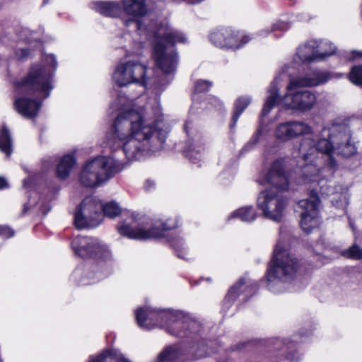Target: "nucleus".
Wrapping results in <instances>:
<instances>
[{
  "mask_svg": "<svg viewBox=\"0 0 362 362\" xmlns=\"http://www.w3.org/2000/svg\"><path fill=\"white\" fill-rule=\"evenodd\" d=\"M57 66L54 55L43 54L40 62L30 66L25 76L13 81L16 94L36 97V99H31L25 96H16L13 106L18 113L28 119H33L38 115L42 101L49 96L54 88Z\"/></svg>",
  "mask_w": 362,
  "mask_h": 362,
  "instance_id": "2",
  "label": "nucleus"
},
{
  "mask_svg": "<svg viewBox=\"0 0 362 362\" xmlns=\"http://www.w3.org/2000/svg\"><path fill=\"white\" fill-rule=\"evenodd\" d=\"M76 164V158L72 154L64 155L60 160L57 168V174L61 179H66Z\"/></svg>",
  "mask_w": 362,
  "mask_h": 362,
  "instance_id": "28",
  "label": "nucleus"
},
{
  "mask_svg": "<svg viewBox=\"0 0 362 362\" xmlns=\"http://www.w3.org/2000/svg\"><path fill=\"white\" fill-rule=\"evenodd\" d=\"M148 26V35L145 36L151 38L153 57L156 66L165 74L173 73L177 64L174 46L177 43H186L187 37L170 26L168 22L161 23L158 27L152 22Z\"/></svg>",
  "mask_w": 362,
  "mask_h": 362,
  "instance_id": "5",
  "label": "nucleus"
},
{
  "mask_svg": "<svg viewBox=\"0 0 362 362\" xmlns=\"http://www.w3.org/2000/svg\"><path fill=\"white\" fill-rule=\"evenodd\" d=\"M71 247L76 255L84 258H92L101 266L110 265L112 262V252L108 245L98 238L76 237L71 243Z\"/></svg>",
  "mask_w": 362,
  "mask_h": 362,
  "instance_id": "10",
  "label": "nucleus"
},
{
  "mask_svg": "<svg viewBox=\"0 0 362 362\" xmlns=\"http://www.w3.org/2000/svg\"><path fill=\"white\" fill-rule=\"evenodd\" d=\"M8 186L6 180L2 177H0V189L7 188Z\"/></svg>",
  "mask_w": 362,
  "mask_h": 362,
  "instance_id": "46",
  "label": "nucleus"
},
{
  "mask_svg": "<svg viewBox=\"0 0 362 362\" xmlns=\"http://www.w3.org/2000/svg\"><path fill=\"white\" fill-rule=\"evenodd\" d=\"M103 204L95 197H87L76 209L74 224L77 228H92L98 226L103 220Z\"/></svg>",
  "mask_w": 362,
  "mask_h": 362,
  "instance_id": "13",
  "label": "nucleus"
},
{
  "mask_svg": "<svg viewBox=\"0 0 362 362\" xmlns=\"http://www.w3.org/2000/svg\"><path fill=\"white\" fill-rule=\"evenodd\" d=\"M318 40H310L300 45L294 57V61L301 63H312L325 60L327 52L319 53Z\"/></svg>",
  "mask_w": 362,
  "mask_h": 362,
  "instance_id": "19",
  "label": "nucleus"
},
{
  "mask_svg": "<svg viewBox=\"0 0 362 362\" xmlns=\"http://www.w3.org/2000/svg\"><path fill=\"white\" fill-rule=\"evenodd\" d=\"M323 132H328V130L325 129H323Z\"/></svg>",
  "mask_w": 362,
  "mask_h": 362,
  "instance_id": "54",
  "label": "nucleus"
},
{
  "mask_svg": "<svg viewBox=\"0 0 362 362\" xmlns=\"http://www.w3.org/2000/svg\"><path fill=\"white\" fill-rule=\"evenodd\" d=\"M350 226H351V228H352L353 231L355 233V228H354V225L352 224V223H351V222H350Z\"/></svg>",
  "mask_w": 362,
  "mask_h": 362,
  "instance_id": "53",
  "label": "nucleus"
},
{
  "mask_svg": "<svg viewBox=\"0 0 362 362\" xmlns=\"http://www.w3.org/2000/svg\"><path fill=\"white\" fill-rule=\"evenodd\" d=\"M337 149L338 153L344 157H349L354 155L356 148L354 143L350 140L349 135H344V141L337 144Z\"/></svg>",
  "mask_w": 362,
  "mask_h": 362,
  "instance_id": "31",
  "label": "nucleus"
},
{
  "mask_svg": "<svg viewBox=\"0 0 362 362\" xmlns=\"http://www.w3.org/2000/svg\"><path fill=\"white\" fill-rule=\"evenodd\" d=\"M30 54L29 50L26 48L20 49L16 52V55L19 59H23L28 56Z\"/></svg>",
  "mask_w": 362,
  "mask_h": 362,
  "instance_id": "43",
  "label": "nucleus"
},
{
  "mask_svg": "<svg viewBox=\"0 0 362 362\" xmlns=\"http://www.w3.org/2000/svg\"><path fill=\"white\" fill-rule=\"evenodd\" d=\"M212 101L211 103H214V105L216 106V105H221V103L219 101V100H218L217 98H213L211 99Z\"/></svg>",
  "mask_w": 362,
  "mask_h": 362,
  "instance_id": "49",
  "label": "nucleus"
},
{
  "mask_svg": "<svg viewBox=\"0 0 362 362\" xmlns=\"http://www.w3.org/2000/svg\"><path fill=\"white\" fill-rule=\"evenodd\" d=\"M260 185H270L279 190L288 189L289 178L284 170V165L281 160H276L270 167L268 173L258 180Z\"/></svg>",
  "mask_w": 362,
  "mask_h": 362,
  "instance_id": "18",
  "label": "nucleus"
},
{
  "mask_svg": "<svg viewBox=\"0 0 362 362\" xmlns=\"http://www.w3.org/2000/svg\"><path fill=\"white\" fill-rule=\"evenodd\" d=\"M354 57H362V52L354 51Z\"/></svg>",
  "mask_w": 362,
  "mask_h": 362,
  "instance_id": "50",
  "label": "nucleus"
},
{
  "mask_svg": "<svg viewBox=\"0 0 362 362\" xmlns=\"http://www.w3.org/2000/svg\"><path fill=\"white\" fill-rule=\"evenodd\" d=\"M349 79L353 83L362 87V66H355L351 69Z\"/></svg>",
  "mask_w": 362,
  "mask_h": 362,
  "instance_id": "36",
  "label": "nucleus"
},
{
  "mask_svg": "<svg viewBox=\"0 0 362 362\" xmlns=\"http://www.w3.org/2000/svg\"><path fill=\"white\" fill-rule=\"evenodd\" d=\"M95 267V266L90 265L78 267L71 276V281L81 285H88L98 281L103 277V275L100 273L93 274Z\"/></svg>",
  "mask_w": 362,
  "mask_h": 362,
  "instance_id": "21",
  "label": "nucleus"
},
{
  "mask_svg": "<svg viewBox=\"0 0 362 362\" xmlns=\"http://www.w3.org/2000/svg\"><path fill=\"white\" fill-rule=\"evenodd\" d=\"M257 216L255 209L252 206H246L234 211L228 219L238 218L243 222L250 223L254 221Z\"/></svg>",
  "mask_w": 362,
  "mask_h": 362,
  "instance_id": "27",
  "label": "nucleus"
},
{
  "mask_svg": "<svg viewBox=\"0 0 362 362\" xmlns=\"http://www.w3.org/2000/svg\"><path fill=\"white\" fill-rule=\"evenodd\" d=\"M287 67L283 66L267 88V96L262 110V117H265L277 105L292 112L304 113L313 109L317 103V97L314 92L301 89L302 86L295 81L288 80L286 93L280 96V83L287 78Z\"/></svg>",
  "mask_w": 362,
  "mask_h": 362,
  "instance_id": "4",
  "label": "nucleus"
},
{
  "mask_svg": "<svg viewBox=\"0 0 362 362\" xmlns=\"http://www.w3.org/2000/svg\"><path fill=\"white\" fill-rule=\"evenodd\" d=\"M289 28V23L282 21H277L271 25V30L274 31V33L276 31L285 32Z\"/></svg>",
  "mask_w": 362,
  "mask_h": 362,
  "instance_id": "39",
  "label": "nucleus"
},
{
  "mask_svg": "<svg viewBox=\"0 0 362 362\" xmlns=\"http://www.w3.org/2000/svg\"><path fill=\"white\" fill-rule=\"evenodd\" d=\"M135 316L137 324L143 329L159 327L171 335L185 339L197 352V357H204L210 354L206 349L208 344L202 337L201 323L189 315L170 309L156 310L145 307L136 310Z\"/></svg>",
  "mask_w": 362,
  "mask_h": 362,
  "instance_id": "3",
  "label": "nucleus"
},
{
  "mask_svg": "<svg viewBox=\"0 0 362 362\" xmlns=\"http://www.w3.org/2000/svg\"><path fill=\"white\" fill-rule=\"evenodd\" d=\"M47 0H45V2L47 1Z\"/></svg>",
  "mask_w": 362,
  "mask_h": 362,
  "instance_id": "58",
  "label": "nucleus"
},
{
  "mask_svg": "<svg viewBox=\"0 0 362 362\" xmlns=\"http://www.w3.org/2000/svg\"><path fill=\"white\" fill-rule=\"evenodd\" d=\"M342 255L347 258L360 260L362 259V249L357 245H353L349 249L344 250Z\"/></svg>",
  "mask_w": 362,
  "mask_h": 362,
  "instance_id": "35",
  "label": "nucleus"
},
{
  "mask_svg": "<svg viewBox=\"0 0 362 362\" xmlns=\"http://www.w3.org/2000/svg\"><path fill=\"white\" fill-rule=\"evenodd\" d=\"M0 151L7 156L12 153L11 134L6 127H2L0 129Z\"/></svg>",
  "mask_w": 362,
  "mask_h": 362,
  "instance_id": "30",
  "label": "nucleus"
},
{
  "mask_svg": "<svg viewBox=\"0 0 362 362\" xmlns=\"http://www.w3.org/2000/svg\"><path fill=\"white\" fill-rule=\"evenodd\" d=\"M189 127V122H187L185 124V132H186L187 134H189V130H188Z\"/></svg>",
  "mask_w": 362,
  "mask_h": 362,
  "instance_id": "51",
  "label": "nucleus"
},
{
  "mask_svg": "<svg viewBox=\"0 0 362 362\" xmlns=\"http://www.w3.org/2000/svg\"><path fill=\"white\" fill-rule=\"evenodd\" d=\"M146 66L136 61H127L119 63L112 74V81L118 86L122 87L135 83L146 86Z\"/></svg>",
  "mask_w": 362,
  "mask_h": 362,
  "instance_id": "12",
  "label": "nucleus"
},
{
  "mask_svg": "<svg viewBox=\"0 0 362 362\" xmlns=\"http://www.w3.org/2000/svg\"><path fill=\"white\" fill-rule=\"evenodd\" d=\"M312 128L304 122L290 121L276 126L274 134L277 140L287 141L297 136L308 134Z\"/></svg>",
  "mask_w": 362,
  "mask_h": 362,
  "instance_id": "17",
  "label": "nucleus"
},
{
  "mask_svg": "<svg viewBox=\"0 0 362 362\" xmlns=\"http://www.w3.org/2000/svg\"><path fill=\"white\" fill-rule=\"evenodd\" d=\"M298 268L296 258L278 242L266 276L269 289L273 292L284 290L285 284L293 279Z\"/></svg>",
  "mask_w": 362,
  "mask_h": 362,
  "instance_id": "7",
  "label": "nucleus"
},
{
  "mask_svg": "<svg viewBox=\"0 0 362 362\" xmlns=\"http://www.w3.org/2000/svg\"><path fill=\"white\" fill-rule=\"evenodd\" d=\"M0 362H2L1 359L0 358Z\"/></svg>",
  "mask_w": 362,
  "mask_h": 362,
  "instance_id": "57",
  "label": "nucleus"
},
{
  "mask_svg": "<svg viewBox=\"0 0 362 362\" xmlns=\"http://www.w3.org/2000/svg\"><path fill=\"white\" fill-rule=\"evenodd\" d=\"M332 144L327 139H319L317 143L310 138L303 139L299 147V154L305 164L299 170L300 176L297 179L296 182L299 185L310 182H317L320 185L325 182L322 176L323 172L322 160L325 158L331 167L335 166V162L332 159Z\"/></svg>",
  "mask_w": 362,
  "mask_h": 362,
  "instance_id": "6",
  "label": "nucleus"
},
{
  "mask_svg": "<svg viewBox=\"0 0 362 362\" xmlns=\"http://www.w3.org/2000/svg\"><path fill=\"white\" fill-rule=\"evenodd\" d=\"M288 200L281 192L272 189L262 190L257 199V206L262 216L275 222H280L286 215Z\"/></svg>",
  "mask_w": 362,
  "mask_h": 362,
  "instance_id": "11",
  "label": "nucleus"
},
{
  "mask_svg": "<svg viewBox=\"0 0 362 362\" xmlns=\"http://www.w3.org/2000/svg\"><path fill=\"white\" fill-rule=\"evenodd\" d=\"M124 168L125 163L114 154L98 156L84 165L80 175V182L85 187H97L120 173Z\"/></svg>",
  "mask_w": 362,
  "mask_h": 362,
  "instance_id": "9",
  "label": "nucleus"
},
{
  "mask_svg": "<svg viewBox=\"0 0 362 362\" xmlns=\"http://www.w3.org/2000/svg\"><path fill=\"white\" fill-rule=\"evenodd\" d=\"M204 144L199 138L193 140L185 151L186 156L194 163L200 161L204 156Z\"/></svg>",
  "mask_w": 362,
  "mask_h": 362,
  "instance_id": "25",
  "label": "nucleus"
},
{
  "mask_svg": "<svg viewBox=\"0 0 362 362\" xmlns=\"http://www.w3.org/2000/svg\"><path fill=\"white\" fill-rule=\"evenodd\" d=\"M24 210H27V206H24Z\"/></svg>",
  "mask_w": 362,
  "mask_h": 362,
  "instance_id": "55",
  "label": "nucleus"
},
{
  "mask_svg": "<svg viewBox=\"0 0 362 362\" xmlns=\"http://www.w3.org/2000/svg\"><path fill=\"white\" fill-rule=\"evenodd\" d=\"M319 43V53L327 52V55L325 57V59L327 57L335 54L337 47L327 40H320Z\"/></svg>",
  "mask_w": 362,
  "mask_h": 362,
  "instance_id": "33",
  "label": "nucleus"
},
{
  "mask_svg": "<svg viewBox=\"0 0 362 362\" xmlns=\"http://www.w3.org/2000/svg\"><path fill=\"white\" fill-rule=\"evenodd\" d=\"M332 204L337 208H345L348 204L346 194H340L335 195L332 199Z\"/></svg>",
  "mask_w": 362,
  "mask_h": 362,
  "instance_id": "38",
  "label": "nucleus"
},
{
  "mask_svg": "<svg viewBox=\"0 0 362 362\" xmlns=\"http://www.w3.org/2000/svg\"><path fill=\"white\" fill-rule=\"evenodd\" d=\"M102 211L105 216L115 218L120 214L121 209L117 203L112 202L103 205Z\"/></svg>",
  "mask_w": 362,
  "mask_h": 362,
  "instance_id": "34",
  "label": "nucleus"
},
{
  "mask_svg": "<svg viewBox=\"0 0 362 362\" xmlns=\"http://www.w3.org/2000/svg\"><path fill=\"white\" fill-rule=\"evenodd\" d=\"M177 226V218H170L165 221L156 219L146 221L131 216L118 226L117 230L123 236L131 239L145 240L161 238L165 231L176 228Z\"/></svg>",
  "mask_w": 362,
  "mask_h": 362,
  "instance_id": "8",
  "label": "nucleus"
},
{
  "mask_svg": "<svg viewBox=\"0 0 362 362\" xmlns=\"http://www.w3.org/2000/svg\"><path fill=\"white\" fill-rule=\"evenodd\" d=\"M93 9L100 14L109 17H116L122 13L119 4L115 1L95 2Z\"/></svg>",
  "mask_w": 362,
  "mask_h": 362,
  "instance_id": "23",
  "label": "nucleus"
},
{
  "mask_svg": "<svg viewBox=\"0 0 362 362\" xmlns=\"http://www.w3.org/2000/svg\"><path fill=\"white\" fill-rule=\"evenodd\" d=\"M155 182L152 180H147L144 184V188L146 191H151L155 188Z\"/></svg>",
  "mask_w": 362,
  "mask_h": 362,
  "instance_id": "44",
  "label": "nucleus"
},
{
  "mask_svg": "<svg viewBox=\"0 0 362 362\" xmlns=\"http://www.w3.org/2000/svg\"><path fill=\"white\" fill-rule=\"evenodd\" d=\"M112 108L121 112L114 121L108 141L111 148H122L127 159L136 160L163 148L169 128L160 119L158 105L155 120L147 117L142 107L124 95L118 97Z\"/></svg>",
  "mask_w": 362,
  "mask_h": 362,
  "instance_id": "1",
  "label": "nucleus"
},
{
  "mask_svg": "<svg viewBox=\"0 0 362 362\" xmlns=\"http://www.w3.org/2000/svg\"><path fill=\"white\" fill-rule=\"evenodd\" d=\"M202 0H197L198 2L202 1Z\"/></svg>",
  "mask_w": 362,
  "mask_h": 362,
  "instance_id": "56",
  "label": "nucleus"
},
{
  "mask_svg": "<svg viewBox=\"0 0 362 362\" xmlns=\"http://www.w3.org/2000/svg\"><path fill=\"white\" fill-rule=\"evenodd\" d=\"M274 344H275L276 349H278L279 347V345H281L282 344L288 345L287 342H282L281 340H280V339H276Z\"/></svg>",
  "mask_w": 362,
  "mask_h": 362,
  "instance_id": "48",
  "label": "nucleus"
},
{
  "mask_svg": "<svg viewBox=\"0 0 362 362\" xmlns=\"http://www.w3.org/2000/svg\"><path fill=\"white\" fill-rule=\"evenodd\" d=\"M122 11L129 16L128 19L123 20L126 27L134 25L140 35H148V25L152 23L146 27V22L141 20L147 13L145 0H123Z\"/></svg>",
  "mask_w": 362,
  "mask_h": 362,
  "instance_id": "15",
  "label": "nucleus"
},
{
  "mask_svg": "<svg viewBox=\"0 0 362 362\" xmlns=\"http://www.w3.org/2000/svg\"><path fill=\"white\" fill-rule=\"evenodd\" d=\"M33 34V32L27 28H22L18 33L19 37L22 40H24V41H26L28 42H31L32 39L30 37Z\"/></svg>",
  "mask_w": 362,
  "mask_h": 362,
  "instance_id": "40",
  "label": "nucleus"
},
{
  "mask_svg": "<svg viewBox=\"0 0 362 362\" xmlns=\"http://www.w3.org/2000/svg\"><path fill=\"white\" fill-rule=\"evenodd\" d=\"M172 246L175 248L177 256L179 258L185 259L186 255V251L184 247V243L182 239L180 238H175L170 240Z\"/></svg>",
  "mask_w": 362,
  "mask_h": 362,
  "instance_id": "37",
  "label": "nucleus"
},
{
  "mask_svg": "<svg viewBox=\"0 0 362 362\" xmlns=\"http://www.w3.org/2000/svg\"><path fill=\"white\" fill-rule=\"evenodd\" d=\"M323 188H324V185L320 187V192H321L322 194H325V192L323 189Z\"/></svg>",
  "mask_w": 362,
  "mask_h": 362,
  "instance_id": "52",
  "label": "nucleus"
},
{
  "mask_svg": "<svg viewBox=\"0 0 362 362\" xmlns=\"http://www.w3.org/2000/svg\"><path fill=\"white\" fill-rule=\"evenodd\" d=\"M212 86V83L206 80H199L194 84V92L192 95V108H195L197 105V94L207 91Z\"/></svg>",
  "mask_w": 362,
  "mask_h": 362,
  "instance_id": "32",
  "label": "nucleus"
},
{
  "mask_svg": "<svg viewBox=\"0 0 362 362\" xmlns=\"http://www.w3.org/2000/svg\"><path fill=\"white\" fill-rule=\"evenodd\" d=\"M319 204L320 199L316 189L311 191L308 199L298 202V209L300 210V225L306 233H310L320 224Z\"/></svg>",
  "mask_w": 362,
  "mask_h": 362,
  "instance_id": "14",
  "label": "nucleus"
},
{
  "mask_svg": "<svg viewBox=\"0 0 362 362\" xmlns=\"http://www.w3.org/2000/svg\"><path fill=\"white\" fill-rule=\"evenodd\" d=\"M88 362H129L117 350H105L97 356H90Z\"/></svg>",
  "mask_w": 362,
  "mask_h": 362,
  "instance_id": "26",
  "label": "nucleus"
},
{
  "mask_svg": "<svg viewBox=\"0 0 362 362\" xmlns=\"http://www.w3.org/2000/svg\"><path fill=\"white\" fill-rule=\"evenodd\" d=\"M14 235V231L9 227L0 226V236L4 239L11 238Z\"/></svg>",
  "mask_w": 362,
  "mask_h": 362,
  "instance_id": "41",
  "label": "nucleus"
},
{
  "mask_svg": "<svg viewBox=\"0 0 362 362\" xmlns=\"http://www.w3.org/2000/svg\"><path fill=\"white\" fill-rule=\"evenodd\" d=\"M209 38L218 47L236 49L247 44L252 37L248 35H240L235 30L225 28L212 32Z\"/></svg>",
  "mask_w": 362,
  "mask_h": 362,
  "instance_id": "16",
  "label": "nucleus"
},
{
  "mask_svg": "<svg viewBox=\"0 0 362 362\" xmlns=\"http://www.w3.org/2000/svg\"><path fill=\"white\" fill-rule=\"evenodd\" d=\"M34 178L29 177L27 179H25L23 180V187L25 188H28L30 187V185L33 182Z\"/></svg>",
  "mask_w": 362,
  "mask_h": 362,
  "instance_id": "47",
  "label": "nucleus"
},
{
  "mask_svg": "<svg viewBox=\"0 0 362 362\" xmlns=\"http://www.w3.org/2000/svg\"><path fill=\"white\" fill-rule=\"evenodd\" d=\"M252 98L250 96H242L238 98L235 103V110L232 117V122L230 125V128H233L238 120L240 115L246 109L251 103Z\"/></svg>",
  "mask_w": 362,
  "mask_h": 362,
  "instance_id": "29",
  "label": "nucleus"
},
{
  "mask_svg": "<svg viewBox=\"0 0 362 362\" xmlns=\"http://www.w3.org/2000/svg\"><path fill=\"white\" fill-rule=\"evenodd\" d=\"M284 66L287 67L288 71H286V75L288 79L295 81L298 86L302 87L317 86L326 83L329 78L327 72L319 70H311L303 76L294 77L292 76L293 72L291 71L293 68L286 64Z\"/></svg>",
  "mask_w": 362,
  "mask_h": 362,
  "instance_id": "20",
  "label": "nucleus"
},
{
  "mask_svg": "<svg viewBox=\"0 0 362 362\" xmlns=\"http://www.w3.org/2000/svg\"><path fill=\"white\" fill-rule=\"evenodd\" d=\"M261 134V129H258L257 133L254 135L252 139L243 148V151L249 150V148H252L254 145H255L259 140V136Z\"/></svg>",
  "mask_w": 362,
  "mask_h": 362,
  "instance_id": "42",
  "label": "nucleus"
},
{
  "mask_svg": "<svg viewBox=\"0 0 362 362\" xmlns=\"http://www.w3.org/2000/svg\"><path fill=\"white\" fill-rule=\"evenodd\" d=\"M247 284V282L245 278L240 279V280L229 289L225 298L223 306L228 308L241 293L251 291L253 289V286L251 285L246 286Z\"/></svg>",
  "mask_w": 362,
  "mask_h": 362,
  "instance_id": "22",
  "label": "nucleus"
},
{
  "mask_svg": "<svg viewBox=\"0 0 362 362\" xmlns=\"http://www.w3.org/2000/svg\"><path fill=\"white\" fill-rule=\"evenodd\" d=\"M271 33H274V31L271 30V26H270L267 28H264V29L260 30L258 32L257 35L260 37H265L268 36V35L270 34Z\"/></svg>",
  "mask_w": 362,
  "mask_h": 362,
  "instance_id": "45",
  "label": "nucleus"
},
{
  "mask_svg": "<svg viewBox=\"0 0 362 362\" xmlns=\"http://www.w3.org/2000/svg\"><path fill=\"white\" fill-rule=\"evenodd\" d=\"M183 355L180 345L170 346L158 355L157 362H182Z\"/></svg>",
  "mask_w": 362,
  "mask_h": 362,
  "instance_id": "24",
  "label": "nucleus"
}]
</instances>
